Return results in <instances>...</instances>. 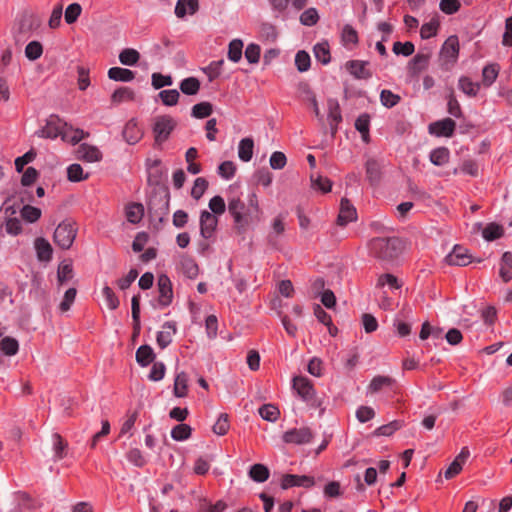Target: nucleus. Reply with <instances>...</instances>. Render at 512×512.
Returning a JSON list of instances; mask_svg holds the SVG:
<instances>
[{"label": "nucleus", "mask_w": 512, "mask_h": 512, "mask_svg": "<svg viewBox=\"0 0 512 512\" xmlns=\"http://www.w3.org/2000/svg\"><path fill=\"white\" fill-rule=\"evenodd\" d=\"M371 254L381 260H392L401 251V241L396 237L374 238L369 244Z\"/></svg>", "instance_id": "f257e3e1"}, {"label": "nucleus", "mask_w": 512, "mask_h": 512, "mask_svg": "<svg viewBox=\"0 0 512 512\" xmlns=\"http://www.w3.org/2000/svg\"><path fill=\"white\" fill-rule=\"evenodd\" d=\"M459 54V42L456 36H450L443 44L439 54V64L444 70H450Z\"/></svg>", "instance_id": "f03ea898"}, {"label": "nucleus", "mask_w": 512, "mask_h": 512, "mask_svg": "<svg viewBox=\"0 0 512 512\" xmlns=\"http://www.w3.org/2000/svg\"><path fill=\"white\" fill-rule=\"evenodd\" d=\"M76 233L77 228L73 222L63 221L55 229L54 242L61 249H69L75 240Z\"/></svg>", "instance_id": "7ed1b4c3"}, {"label": "nucleus", "mask_w": 512, "mask_h": 512, "mask_svg": "<svg viewBox=\"0 0 512 512\" xmlns=\"http://www.w3.org/2000/svg\"><path fill=\"white\" fill-rule=\"evenodd\" d=\"M175 126L176 122L171 116L163 115L156 117L153 125L155 143L161 145L167 141Z\"/></svg>", "instance_id": "20e7f679"}, {"label": "nucleus", "mask_w": 512, "mask_h": 512, "mask_svg": "<svg viewBox=\"0 0 512 512\" xmlns=\"http://www.w3.org/2000/svg\"><path fill=\"white\" fill-rule=\"evenodd\" d=\"M228 211L233 216L235 223L240 227H244L252 222L250 209H247L245 203L238 197L229 199Z\"/></svg>", "instance_id": "39448f33"}, {"label": "nucleus", "mask_w": 512, "mask_h": 512, "mask_svg": "<svg viewBox=\"0 0 512 512\" xmlns=\"http://www.w3.org/2000/svg\"><path fill=\"white\" fill-rule=\"evenodd\" d=\"M293 389L297 394L312 406H319L320 402L316 398V392L312 382L303 376H296L293 378Z\"/></svg>", "instance_id": "423d86ee"}, {"label": "nucleus", "mask_w": 512, "mask_h": 512, "mask_svg": "<svg viewBox=\"0 0 512 512\" xmlns=\"http://www.w3.org/2000/svg\"><path fill=\"white\" fill-rule=\"evenodd\" d=\"M169 209V195L165 194L160 197H153L150 199L148 203V212L152 219V221H158L159 224H162L165 220V217L168 214Z\"/></svg>", "instance_id": "0eeeda50"}, {"label": "nucleus", "mask_w": 512, "mask_h": 512, "mask_svg": "<svg viewBox=\"0 0 512 512\" xmlns=\"http://www.w3.org/2000/svg\"><path fill=\"white\" fill-rule=\"evenodd\" d=\"M64 123L57 116H50L46 125L38 131V136L42 138L55 139L58 136H63Z\"/></svg>", "instance_id": "6e6552de"}, {"label": "nucleus", "mask_w": 512, "mask_h": 512, "mask_svg": "<svg viewBox=\"0 0 512 512\" xmlns=\"http://www.w3.org/2000/svg\"><path fill=\"white\" fill-rule=\"evenodd\" d=\"M312 438L313 433L308 427L291 429L289 431H286L283 435L284 442L298 445L309 443L312 440Z\"/></svg>", "instance_id": "1a4fd4ad"}, {"label": "nucleus", "mask_w": 512, "mask_h": 512, "mask_svg": "<svg viewBox=\"0 0 512 512\" xmlns=\"http://www.w3.org/2000/svg\"><path fill=\"white\" fill-rule=\"evenodd\" d=\"M315 484L314 478L306 475L286 474L282 477L281 487L288 489L294 486L310 488Z\"/></svg>", "instance_id": "9d476101"}, {"label": "nucleus", "mask_w": 512, "mask_h": 512, "mask_svg": "<svg viewBox=\"0 0 512 512\" xmlns=\"http://www.w3.org/2000/svg\"><path fill=\"white\" fill-rule=\"evenodd\" d=\"M445 259L449 265L455 266H466L472 262V256L468 253V250L459 245H456Z\"/></svg>", "instance_id": "9b49d317"}, {"label": "nucleus", "mask_w": 512, "mask_h": 512, "mask_svg": "<svg viewBox=\"0 0 512 512\" xmlns=\"http://www.w3.org/2000/svg\"><path fill=\"white\" fill-rule=\"evenodd\" d=\"M218 224V220L215 215L210 213L207 210L201 212L200 215V233L201 236L205 239H209L212 237L216 227Z\"/></svg>", "instance_id": "f8f14e48"}, {"label": "nucleus", "mask_w": 512, "mask_h": 512, "mask_svg": "<svg viewBox=\"0 0 512 512\" xmlns=\"http://www.w3.org/2000/svg\"><path fill=\"white\" fill-rule=\"evenodd\" d=\"M157 285L159 290V304L168 306L173 298L172 284L169 277L165 274L160 275Z\"/></svg>", "instance_id": "ddd939ff"}, {"label": "nucleus", "mask_w": 512, "mask_h": 512, "mask_svg": "<svg viewBox=\"0 0 512 512\" xmlns=\"http://www.w3.org/2000/svg\"><path fill=\"white\" fill-rule=\"evenodd\" d=\"M328 108V124L331 129V134L334 136L337 132L338 125L342 121V115L340 111V106L337 100L328 99L327 101Z\"/></svg>", "instance_id": "4468645a"}, {"label": "nucleus", "mask_w": 512, "mask_h": 512, "mask_svg": "<svg viewBox=\"0 0 512 512\" xmlns=\"http://www.w3.org/2000/svg\"><path fill=\"white\" fill-rule=\"evenodd\" d=\"M369 62L361 60H351L346 63V69L357 79H369L372 72L367 68Z\"/></svg>", "instance_id": "2eb2a0df"}, {"label": "nucleus", "mask_w": 512, "mask_h": 512, "mask_svg": "<svg viewBox=\"0 0 512 512\" xmlns=\"http://www.w3.org/2000/svg\"><path fill=\"white\" fill-rule=\"evenodd\" d=\"M470 455V452L467 447H463L461 452L456 456L454 461L449 465L444 475L446 479H452L456 475H458L461 470L463 464L466 462Z\"/></svg>", "instance_id": "dca6fc26"}, {"label": "nucleus", "mask_w": 512, "mask_h": 512, "mask_svg": "<svg viewBox=\"0 0 512 512\" xmlns=\"http://www.w3.org/2000/svg\"><path fill=\"white\" fill-rule=\"evenodd\" d=\"M456 127V123L451 118H446L435 123H432L429 126V130L431 133H434L437 136H452Z\"/></svg>", "instance_id": "f3484780"}, {"label": "nucleus", "mask_w": 512, "mask_h": 512, "mask_svg": "<svg viewBox=\"0 0 512 512\" xmlns=\"http://www.w3.org/2000/svg\"><path fill=\"white\" fill-rule=\"evenodd\" d=\"M177 332L175 322H166L162 326V330L157 334V344L160 348H166L173 340L174 335Z\"/></svg>", "instance_id": "a211bd4d"}, {"label": "nucleus", "mask_w": 512, "mask_h": 512, "mask_svg": "<svg viewBox=\"0 0 512 512\" xmlns=\"http://www.w3.org/2000/svg\"><path fill=\"white\" fill-rule=\"evenodd\" d=\"M356 219V210L348 199L343 198L340 203V212L337 223L341 226L346 225Z\"/></svg>", "instance_id": "6ab92c4d"}, {"label": "nucleus", "mask_w": 512, "mask_h": 512, "mask_svg": "<svg viewBox=\"0 0 512 512\" xmlns=\"http://www.w3.org/2000/svg\"><path fill=\"white\" fill-rule=\"evenodd\" d=\"M143 136L141 128L138 127V124L135 120H129L124 129H123V137L125 141L130 144H136Z\"/></svg>", "instance_id": "aec40b11"}, {"label": "nucleus", "mask_w": 512, "mask_h": 512, "mask_svg": "<svg viewBox=\"0 0 512 512\" xmlns=\"http://www.w3.org/2000/svg\"><path fill=\"white\" fill-rule=\"evenodd\" d=\"M77 156L79 159L87 162H97L101 159L102 154L99 149L95 146L88 144H81L77 150Z\"/></svg>", "instance_id": "412c9836"}, {"label": "nucleus", "mask_w": 512, "mask_h": 512, "mask_svg": "<svg viewBox=\"0 0 512 512\" xmlns=\"http://www.w3.org/2000/svg\"><path fill=\"white\" fill-rule=\"evenodd\" d=\"M34 246L37 252V257L40 261H50L52 258V246L50 243L42 238H36Z\"/></svg>", "instance_id": "4be33fe9"}, {"label": "nucleus", "mask_w": 512, "mask_h": 512, "mask_svg": "<svg viewBox=\"0 0 512 512\" xmlns=\"http://www.w3.org/2000/svg\"><path fill=\"white\" fill-rule=\"evenodd\" d=\"M198 7V0H178L175 14L178 18H183L187 13L194 14Z\"/></svg>", "instance_id": "5701e85b"}, {"label": "nucleus", "mask_w": 512, "mask_h": 512, "mask_svg": "<svg viewBox=\"0 0 512 512\" xmlns=\"http://www.w3.org/2000/svg\"><path fill=\"white\" fill-rule=\"evenodd\" d=\"M108 77L114 81L130 82L135 78V73L126 68L112 67L108 70Z\"/></svg>", "instance_id": "b1692460"}, {"label": "nucleus", "mask_w": 512, "mask_h": 512, "mask_svg": "<svg viewBox=\"0 0 512 512\" xmlns=\"http://www.w3.org/2000/svg\"><path fill=\"white\" fill-rule=\"evenodd\" d=\"M254 142L252 138H243L239 142L238 156L243 162H249L253 156Z\"/></svg>", "instance_id": "393cba45"}, {"label": "nucleus", "mask_w": 512, "mask_h": 512, "mask_svg": "<svg viewBox=\"0 0 512 512\" xmlns=\"http://www.w3.org/2000/svg\"><path fill=\"white\" fill-rule=\"evenodd\" d=\"M87 136L88 133L84 132L83 130L74 129L72 126H69L67 123H64V132L62 136V139L64 141L76 144Z\"/></svg>", "instance_id": "a878e982"}, {"label": "nucleus", "mask_w": 512, "mask_h": 512, "mask_svg": "<svg viewBox=\"0 0 512 512\" xmlns=\"http://www.w3.org/2000/svg\"><path fill=\"white\" fill-rule=\"evenodd\" d=\"M300 90L305 95V99L310 102L313 108V112L317 117L318 121L320 122L321 125L324 126V117L320 112L314 93L311 91L310 87L307 84L301 85Z\"/></svg>", "instance_id": "bb28decb"}, {"label": "nucleus", "mask_w": 512, "mask_h": 512, "mask_svg": "<svg viewBox=\"0 0 512 512\" xmlns=\"http://www.w3.org/2000/svg\"><path fill=\"white\" fill-rule=\"evenodd\" d=\"M500 71V66L496 63L486 65L482 70V85L491 86L496 80Z\"/></svg>", "instance_id": "cd10ccee"}, {"label": "nucleus", "mask_w": 512, "mask_h": 512, "mask_svg": "<svg viewBox=\"0 0 512 512\" xmlns=\"http://www.w3.org/2000/svg\"><path fill=\"white\" fill-rule=\"evenodd\" d=\"M499 274L504 282L512 280V253L509 251L502 255Z\"/></svg>", "instance_id": "c85d7f7f"}, {"label": "nucleus", "mask_w": 512, "mask_h": 512, "mask_svg": "<svg viewBox=\"0 0 512 512\" xmlns=\"http://www.w3.org/2000/svg\"><path fill=\"white\" fill-rule=\"evenodd\" d=\"M74 276L73 267L71 261L64 260L62 261L57 270V280L60 285L65 284L69 280H71Z\"/></svg>", "instance_id": "c756f323"}, {"label": "nucleus", "mask_w": 512, "mask_h": 512, "mask_svg": "<svg viewBox=\"0 0 512 512\" xmlns=\"http://www.w3.org/2000/svg\"><path fill=\"white\" fill-rule=\"evenodd\" d=\"M458 88L467 96L475 97L478 94L480 84L471 81L466 76H462L458 80Z\"/></svg>", "instance_id": "7c9ffc66"}, {"label": "nucleus", "mask_w": 512, "mask_h": 512, "mask_svg": "<svg viewBox=\"0 0 512 512\" xmlns=\"http://www.w3.org/2000/svg\"><path fill=\"white\" fill-rule=\"evenodd\" d=\"M188 376L185 372H179L174 381V395L176 397H185L187 395Z\"/></svg>", "instance_id": "2f4dec72"}, {"label": "nucleus", "mask_w": 512, "mask_h": 512, "mask_svg": "<svg viewBox=\"0 0 512 512\" xmlns=\"http://www.w3.org/2000/svg\"><path fill=\"white\" fill-rule=\"evenodd\" d=\"M154 358L155 354L153 349L148 345H142L136 351V361L141 366H147L154 360Z\"/></svg>", "instance_id": "473e14b6"}, {"label": "nucleus", "mask_w": 512, "mask_h": 512, "mask_svg": "<svg viewBox=\"0 0 512 512\" xmlns=\"http://www.w3.org/2000/svg\"><path fill=\"white\" fill-rule=\"evenodd\" d=\"M144 215L142 204L131 203L126 207V218L130 223L136 224L141 221Z\"/></svg>", "instance_id": "72a5a7b5"}, {"label": "nucleus", "mask_w": 512, "mask_h": 512, "mask_svg": "<svg viewBox=\"0 0 512 512\" xmlns=\"http://www.w3.org/2000/svg\"><path fill=\"white\" fill-rule=\"evenodd\" d=\"M140 59V53L133 48H125L119 54V61L126 66H134Z\"/></svg>", "instance_id": "f704fd0d"}, {"label": "nucleus", "mask_w": 512, "mask_h": 512, "mask_svg": "<svg viewBox=\"0 0 512 512\" xmlns=\"http://www.w3.org/2000/svg\"><path fill=\"white\" fill-rule=\"evenodd\" d=\"M450 157V152L445 147H439L431 151L430 153V161L436 166H443L448 163Z\"/></svg>", "instance_id": "c9c22d12"}, {"label": "nucleus", "mask_w": 512, "mask_h": 512, "mask_svg": "<svg viewBox=\"0 0 512 512\" xmlns=\"http://www.w3.org/2000/svg\"><path fill=\"white\" fill-rule=\"evenodd\" d=\"M200 89V81L195 77H188L181 81L180 90L186 95H196Z\"/></svg>", "instance_id": "e433bc0d"}, {"label": "nucleus", "mask_w": 512, "mask_h": 512, "mask_svg": "<svg viewBox=\"0 0 512 512\" xmlns=\"http://www.w3.org/2000/svg\"><path fill=\"white\" fill-rule=\"evenodd\" d=\"M504 234V228L496 223L488 224L482 231L485 240L493 241L499 239Z\"/></svg>", "instance_id": "4c0bfd02"}, {"label": "nucleus", "mask_w": 512, "mask_h": 512, "mask_svg": "<svg viewBox=\"0 0 512 512\" xmlns=\"http://www.w3.org/2000/svg\"><path fill=\"white\" fill-rule=\"evenodd\" d=\"M395 383V380L389 376H376L372 379L369 384V391L372 393H376L380 391L383 387H390Z\"/></svg>", "instance_id": "58836bf2"}, {"label": "nucleus", "mask_w": 512, "mask_h": 512, "mask_svg": "<svg viewBox=\"0 0 512 512\" xmlns=\"http://www.w3.org/2000/svg\"><path fill=\"white\" fill-rule=\"evenodd\" d=\"M269 474V469L263 464H254L249 471V476L259 483L266 481Z\"/></svg>", "instance_id": "ea45409f"}, {"label": "nucleus", "mask_w": 512, "mask_h": 512, "mask_svg": "<svg viewBox=\"0 0 512 512\" xmlns=\"http://www.w3.org/2000/svg\"><path fill=\"white\" fill-rule=\"evenodd\" d=\"M0 227H5L9 235L17 236L22 232L21 220L18 217H12L0 222Z\"/></svg>", "instance_id": "a19ab883"}, {"label": "nucleus", "mask_w": 512, "mask_h": 512, "mask_svg": "<svg viewBox=\"0 0 512 512\" xmlns=\"http://www.w3.org/2000/svg\"><path fill=\"white\" fill-rule=\"evenodd\" d=\"M0 349L5 355L13 356L19 350L18 341L15 338L6 336L0 341Z\"/></svg>", "instance_id": "79ce46f5"}, {"label": "nucleus", "mask_w": 512, "mask_h": 512, "mask_svg": "<svg viewBox=\"0 0 512 512\" xmlns=\"http://www.w3.org/2000/svg\"><path fill=\"white\" fill-rule=\"evenodd\" d=\"M313 52L317 61L322 64H328L330 62V51L327 42L317 43L314 46Z\"/></svg>", "instance_id": "37998d69"}, {"label": "nucleus", "mask_w": 512, "mask_h": 512, "mask_svg": "<svg viewBox=\"0 0 512 512\" xmlns=\"http://www.w3.org/2000/svg\"><path fill=\"white\" fill-rule=\"evenodd\" d=\"M243 42L240 39H234L228 46V59L232 62H239L242 57Z\"/></svg>", "instance_id": "c03bdc74"}, {"label": "nucleus", "mask_w": 512, "mask_h": 512, "mask_svg": "<svg viewBox=\"0 0 512 512\" xmlns=\"http://www.w3.org/2000/svg\"><path fill=\"white\" fill-rule=\"evenodd\" d=\"M53 450L55 459L60 460L65 456V450L68 446L67 442L59 435L55 433L52 435Z\"/></svg>", "instance_id": "a18cd8bd"}, {"label": "nucleus", "mask_w": 512, "mask_h": 512, "mask_svg": "<svg viewBox=\"0 0 512 512\" xmlns=\"http://www.w3.org/2000/svg\"><path fill=\"white\" fill-rule=\"evenodd\" d=\"M213 112L212 104L209 102H201L192 107V116L194 118L202 119L209 117Z\"/></svg>", "instance_id": "49530a36"}, {"label": "nucleus", "mask_w": 512, "mask_h": 512, "mask_svg": "<svg viewBox=\"0 0 512 512\" xmlns=\"http://www.w3.org/2000/svg\"><path fill=\"white\" fill-rule=\"evenodd\" d=\"M42 53L43 46L39 41H31L25 47V56L31 61L39 59Z\"/></svg>", "instance_id": "de8ad7c7"}, {"label": "nucleus", "mask_w": 512, "mask_h": 512, "mask_svg": "<svg viewBox=\"0 0 512 512\" xmlns=\"http://www.w3.org/2000/svg\"><path fill=\"white\" fill-rule=\"evenodd\" d=\"M259 414L264 420L274 422L278 419L280 412L276 406L264 404L259 408Z\"/></svg>", "instance_id": "09e8293b"}, {"label": "nucleus", "mask_w": 512, "mask_h": 512, "mask_svg": "<svg viewBox=\"0 0 512 512\" xmlns=\"http://www.w3.org/2000/svg\"><path fill=\"white\" fill-rule=\"evenodd\" d=\"M192 429L187 424H178L171 431V437L176 441L187 440L191 436Z\"/></svg>", "instance_id": "8fccbe9b"}, {"label": "nucleus", "mask_w": 512, "mask_h": 512, "mask_svg": "<svg viewBox=\"0 0 512 512\" xmlns=\"http://www.w3.org/2000/svg\"><path fill=\"white\" fill-rule=\"evenodd\" d=\"M369 123L370 117L368 114L360 115L355 121V128L362 134L365 142L369 139Z\"/></svg>", "instance_id": "3c124183"}, {"label": "nucleus", "mask_w": 512, "mask_h": 512, "mask_svg": "<svg viewBox=\"0 0 512 512\" xmlns=\"http://www.w3.org/2000/svg\"><path fill=\"white\" fill-rule=\"evenodd\" d=\"M132 306V319L134 325V333L138 334L140 331V295H134L131 300Z\"/></svg>", "instance_id": "603ef678"}, {"label": "nucleus", "mask_w": 512, "mask_h": 512, "mask_svg": "<svg viewBox=\"0 0 512 512\" xmlns=\"http://www.w3.org/2000/svg\"><path fill=\"white\" fill-rule=\"evenodd\" d=\"M429 62V55L418 53L411 61L410 70L413 74L419 73L422 69L426 68Z\"/></svg>", "instance_id": "864d4df0"}, {"label": "nucleus", "mask_w": 512, "mask_h": 512, "mask_svg": "<svg viewBox=\"0 0 512 512\" xmlns=\"http://www.w3.org/2000/svg\"><path fill=\"white\" fill-rule=\"evenodd\" d=\"M230 428L229 416L226 413L219 415L216 423L213 425V432L217 435H225Z\"/></svg>", "instance_id": "5fc2aeb1"}, {"label": "nucleus", "mask_w": 512, "mask_h": 512, "mask_svg": "<svg viewBox=\"0 0 512 512\" xmlns=\"http://www.w3.org/2000/svg\"><path fill=\"white\" fill-rule=\"evenodd\" d=\"M401 98L399 95L394 94L392 91L384 89L380 93V101L383 106L392 108L400 102Z\"/></svg>", "instance_id": "6e6d98bb"}, {"label": "nucleus", "mask_w": 512, "mask_h": 512, "mask_svg": "<svg viewBox=\"0 0 512 512\" xmlns=\"http://www.w3.org/2000/svg\"><path fill=\"white\" fill-rule=\"evenodd\" d=\"M134 98V92L128 87H122L114 91L111 96V100L115 104H119L124 101H129Z\"/></svg>", "instance_id": "4d7b16f0"}, {"label": "nucleus", "mask_w": 512, "mask_h": 512, "mask_svg": "<svg viewBox=\"0 0 512 512\" xmlns=\"http://www.w3.org/2000/svg\"><path fill=\"white\" fill-rule=\"evenodd\" d=\"M82 12V7L78 3H72L68 5L65 10L64 18L67 24H73L77 21L78 17Z\"/></svg>", "instance_id": "13d9d810"}, {"label": "nucleus", "mask_w": 512, "mask_h": 512, "mask_svg": "<svg viewBox=\"0 0 512 512\" xmlns=\"http://www.w3.org/2000/svg\"><path fill=\"white\" fill-rule=\"evenodd\" d=\"M439 22L436 19H432L428 23L422 25L420 29V36L422 39H429L437 34Z\"/></svg>", "instance_id": "bf43d9fd"}, {"label": "nucleus", "mask_w": 512, "mask_h": 512, "mask_svg": "<svg viewBox=\"0 0 512 512\" xmlns=\"http://www.w3.org/2000/svg\"><path fill=\"white\" fill-rule=\"evenodd\" d=\"M41 216V210L34 206L25 205L21 209V217L27 222L33 223Z\"/></svg>", "instance_id": "052dcab7"}, {"label": "nucleus", "mask_w": 512, "mask_h": 512, "mask_svg": "<svg viewBox=\"0 0 512 512\" xmlns=\"http://www.w3.org/2000/svg\"><path fill=\"white\" fill-rule=\"evenodd\" d=\"M207 187H208L207 180L203 177H198L194 181V185L191 189V196L195 200H199L202 197V195L205 193Z\"/></svg>", "instance_id": "680f3d73"}, {"label": "nucleus", "mask_w": 512, "mask_h": 512, "mask_svg": "<svg viewBox=\"0 0 512 512\" xmlns=\"http://www.w3.org/2000/svg\"><path fill=\"white\" fill-rule=\"evenodd\" d=\"M159 97L164 105L174 106L177 104L180 94L176 89L163 90L159 93Z\"/></svg>", "instance_id": "e2e57ef3"}, {"label": "nucleus", "mask_w": 512, "mask_h": 512, "mask_svg": "<svg viewBox=\"0 0 512 512\" xmlns=\"http://www.w3.org/2000/svg\"><path fill=\"white\" fill-rule=\"evenodd\" d=\"M311 63L310 56L307 52L298 51L295 56V65L300 72H305L309 69Z\"/></svg>", "instance_id": "0e129e2a"}, {"label": "nucleus", "mask_w": 512, "mask_h": 512, "mask_svg": "<svg viewBox=\"0 0 512 512\" xmlns=\"http://www.w3.org/2000/svg\"><path fill=\"white\" fill-rule=\"evenodd\" d=\"M102 294L104 296L106 305L109 309L115 310L118 308L120 302L114 291L109 286H104L102 289Z\"/></svg>", "instance_id": "69168bd1"}, {"label": "nucleus", "mask_w": 512, "mask_h": 512, "mask_svg": "<svg viewBox=\"0 0 512 512\" xmlns=\"http://www.w3.org/2000/svg\"><path fill=\"white\" fill-rule=\"evenodd\" d=\"M414 50V44L409 41L405 43L397 41L393 44V52L396 55L410 56L414 53Z\"/></svg>", "instance_id": "338daca9"}, {"label": "nucleus", "mask_w": 512, "mask_h": 512, "mask_svg": "<svg viewBox=\"0 0 512 512\" xmlns=\"http://www.w3.org/2000/svg\"><path fill=\"white\" fill-rule=\"evenodd\" d=\"M319 20L318 12L315 8L305 10L300 16V22L305 26H313Z\"/></svg>", "instance_id": "774afa93"}]
</instances>
